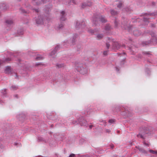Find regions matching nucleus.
<instances>
[{"instance_id": "nucleus-4", "label": "nucleus", "mask_w": 157, "mask_h": 157, "mask_svg": "<svg viewBox=\"0 0 157 157\" xmlns=\"http://www.w3.org/2000/svg\"><path fill=\"white\" fill-rule=\"evenodd\" d=\"M121 27L125 29H127L128 32H130L132 26L128 25V20L123 17L121 22Z\"/></svg>"}, {"instance_id": "nucleus-48", "label": "nucleus", "mask_w": 157, "mask_h": 157, "mask_svg": "<svg viewBox=\"0 0 157 157\" xmlns=\"http://www.w3.org/2000/svg\"><path fill=\"white\" fill-rule=\"evenodd\" d=\"M75 155L74 154H71L70 155L69 157H74Z\"/></svg>"}, {"instance_id": "nucleus-52", "label": "nucleus", "mask_w": 157, "mask_h": 157, "mask_svg": "<svg viewBox=\"0 0 157 157\" xmlns=\"http://www.w3.org/2000/svg\"><path fill=\"white\" fill-rule=\"evenodd\" d=\"M110 148L112 149H113L114 147V145L113 144H111L110 145Z\"/></svg>"}, {"instance_id": "nucleus-9", "label": "nucleus", "mask_w": 157, "mask_h": 157, "mask_svg": "<svg viewBox=\"0 0 157 157\" xmlns=\"http://www.w3.org/2000/svg\"><path fill=\"white\" fill-rule=\"evenodd\" d=\"M120 45L119 44L118 42H114L113 44L112 48L114 50H118L120 48Z\"/></svg>"}, {"instance_id": "nucleus-25", "label": "nucleus", "mask_w": 157, "mask_h": 157, "mask_svg": "<svg viewBox=\"0 0 157 157\" xmlns=\"http://www.w3.org/2000/svg\"><path fill=\"white\" fill-rule=\"evenodd\" d=\"M88 31L90 33H91L92 34H93L95 32H97V31L95 29L94 30L91 29L89 30Z\"/></svg>"}, {"instance_id": "nucleus-62", "label": "nucleus", "mask_w": 157, "mask_h": 157, "mask_svg": "<svg viewBox=\"0 0 157 157\" xmlns=\"http://www.w3.org/2000/svg\"><path fill=\"white\" fill-rule=\"evenodd\" d=\"M93 127V126L92 125H90L89 126V128H90L91 129Z\"/></svg>"}, {"instance_id": "nucleus-54", "label": "nucleus", "mask_w": 157, "mask_h": 157, "mask_svg": "<svg viewBox=\"0 0 157 157\" xmlns=\"http://www.w3.org/2000/svg\"><path fill=\"white\" fill-rule=\"evenodd\" d=\"M43 64L41 63H38L36 64V65L38 66L40 65H43Z\"/></svg>"}, {"instance_id": "nucleus-32", "label": "nucleus", "mask_w": 157, "mask_h": 157, "mask_svg": "<svg viewBox=\"0 0 157 157\" xmlns=\"http://www.w3.org/2000/svg\"><path fill=\"white\" fill-rule=\"evenodd\" d=\"M149 151L152 154H155L157 155V151H156L153 150H149Z\"/></svg>"}, {"instance_id": "nucleus-38", "label": "nucleus", "mask_w": 157, "mask_h": 157, "mask_svg": "<svg viewBox=\"0 0 157 157\" xmlns=\"http://www.w3.org/2000/svg\"><path fill=\"white\" fill-rule=\"evenodd\" d=\"M149 34L152 37L155 36V33L152 31L150 32Z\"/></svg>"}, {"instance_id": "nucleus-28", "label": "nucleus", "mask_w": 157, "mask_h": 157, "mask_svg": "<svg viewBox=\"0 0 157 157\" xmlns=\"http://www.w3.org/2000/svg\"><path fill=\"white\" fill-rule=\"evenodd\" d=\"M10 89L11 90H15L18 89V87L16 86L12 85Z\"/></svg>"}, {"instance_id": "nucleus-1", "label": "nucleus", "mask_w": 157, "mask_h": 157, "mask_svg": "<svg viewBox=\"0 0 157 157\" xmlns=\"http://www.w3.org/2000/svg\"><path fill=\"white\" fill-rule=\"evenodd\" d=\"M151 134V133L149 131L148 128L144 127L140 128V132L139 134L137 135V136L138 138H140L144 140L146 137Z\"/></svg>"}, {"instance_id": "nucleus-33", "label": "nucleus", "mask_w": 157, "mask_h": 157, "mask_svg": "<svg viewBox=\"0 0 157 157\" xmlns=\"http://www.w3.org/2000/svg\"><path fill=\"white\" fill-rule=\"evenodd\" d=\"M17 33L19 35H21L23 34V31L22 30H20L18 31Z\"/></svg>"}, {"instance_id": "nucleus-64", "label": "nucleus", "mask_w": 157, "mask_h": 157, "mask_svg": "<svg viewBox=\"0 0 157 157\" xmlns=\"http://www.w3.org/2000/svg\"><path fill=\"white\" fill-rule=\"evenodd\" d=\"M21 116H22V115L20 114V115L19 116H18V118H20V117H21Z\"/></svg>"}, {"instance_id": "nucleus-6", "label": "nucleus", "mask_w": 157, "mask_h": 157, "mask_svg": "<svg viewBox=\"0 0 157 157\" xmlns=\"http://www.w3.org/2000/svg\"><path fill=\"white\" fill-rule=\"evenodd\" d=\"M85 22L83 21L81 23L78 21H77L75 22V28L77 30L80 29L81 27L82 28H84L85 26Z\"/></svg>"}, {"instance_id": "nucleus-35", "label": "nucleus", "mask_w": 157, "mask_h": 157, "mask_svg": "<svg viewBox=\"0 0 157 157\" xmlns=\"http://www.w3.org/2000/svg\"><path fill=\"white\" fill-rule=\"evenodd\" d=\"M0 128L3 130H6V128L4 125H1L0 126Z\"/></svg>"}, {"instance_id": "nucleus-16", "label": "nucleus", "mask_w": 157, "mask_h": 157, "mask_svg": "<svg viewBox=\"0 0 157 157\" xmlns=\"http://www.w3.org/2000/svg\"><path fill=\"white\" fill-rule=\"evenodd\" d=\"M112 29V28L111 25L109 24H107L105 26V30L107 31H109L111 30Z\"/></svg>"}, {"instance_id": "nucleus-30", "label": "nucleus", "mask_w": 157, "mask_h": 157, "mask_svg": "<svg viewBox=\"0 0 157 157\" xmlns=\"http://www.w3.org/2000/svg\"><path fill=\"white\" fill-rule=\"evenodd\" d=\"M20 10L21 11V12L22 13H29V12L25 11L24 9H23L22 8H21L20 9Z\"/></svg>"}, {"instance_id": "nucleus-46", "label": "nucleus", "mask_w": 157, "mask_h": 157, "mask_svg": "<svg viewBox=\"0 0 157 157\" xmlns=\"http://www.w3.org/2000/svg\"><path fill=\"white\" fill-rule=\"evenodd\" d=\"M107 52H108V51H104L103 52V55L105 56H106L107 55Z\"/></svg>"}, {"instance_id": "nucleus-53", "label": "nucleus", "mask_w": 157, "mask_h": 157, "mask_svg": "<svg viewBox=\"0 0 157 157\" xmlns=\"http://www.w3.org/2000/svg\"><path fill=\"white\" fill-rule=\"evenodd\" d=\"M137 57L141 58L142 57V56L140 54H139L137 55Z\"/></svg>"}, {"instance_id": "nucleus-61", "label": "nucleus", "mask_w": 157, "mask_h": 157, "mask_svg": "<svg viewBox=\"0 0 157 157\" xmlns=\"http://www.w3.org/2000/svg\"><path fill=\"white\" fill-rule=\"evenodd\" d=\"M116 70L117 71H119V69L117 67H116Z\"/></svg>"}, {"instance_id": "nucleus-2", "label": "nucleus", "mask_w": 157, "mask_h": 157, "mask_svg": "<svg viewBox=\"0 0 157 157\" xmlns=\"http://www.w3.org/2000/svg\"><path fill=\"white\" fill-rule=\"evenodd\" d=\"M100 21L102 23H105L107 21V20L104 17L100 15H97L94 17L93 19L94 25L95 26L99 25Z\"/></svg>"}, {"instance_id": "nucleus-43", "label": "nucleus", "mask_w": 157, "mask_h": 157, "mask_svg": "<svg viewBox=\"0 0 157 157\" xmlns=\"http://www.w3.org/2000/svg\"><path fill=\"white\" fill-rule=\"evenodd\" d=\"M122 3L121 2H120L117 5V7L119 8H121L122 7Z\"/></svg>"}, {"instance_id": "nucleus-47", "label": "nucleus", "mask_w": 157, "mask_h": 157, "mask_svg": "<svg viewBox=\"0 0 157 157\" xmlns=\"http://www.w3.org/2000/svg\"><path fill=\"white\" fill-rule=\"evenodd\" d=\"M106 46L107 48L108 49L110 47V44L108 43H106Z\"/></svg>"}, {"instance_id": "nucleus-60", "label": "nucleus", "mask_w": 157, "mask_h": 157, "mask_svg": "<svg viewBox=\"0 0 157 157\" xmlns=\"http://www.w3.org/2000/svg\"><path fill=\"white\" fill-rule=\"evenodd\" d=\"M155 27V25L153 24H152L151 25V27Z\"/></svg>"}, {"instance_id": "nucleus-36", "label": "nucleus", "mask_w": 157, "mask_h": 157, "mask_svg": "<svg viewBox=\"0 0 157 157\" xmlns=\"http://www.w3.org/2000/svg\"><path fill=\"white\" fill-rule=\"evenodd\" d=\"M56 51L55 49H54L50 54V56H52L53 55H54L56 53Z\"/></svg>"}, {"instance_id": "nucleus-42", "label": "nucleus", "mask_w": 157, "mask_h": 157, "mask_svg": "<svg viewBox=\"0 0 157 157\" xmlns=\"http://www.w3.org/2000/svg\"><path fill=\"white\" fill-rule=\"evenodd\" d=\"M115 122V120L113 119H110L109 121V122L110 123H113Z\"/></svg>"}, {"instance_id": "nucleus-49", "label": "nucleus", "mask_w": 157, "mask_h": 157, "mask_svg": "<svg viewBox=\"0 0 157 157\" xmlns=\"http://www.w3.org/2000/svg\"><path fill=\"white\" fill-rule=\"evenodd\" d=\"M125 10L127 12H129L131 10L130 9H129L128 8H125Z\"/></svg>"}, {"instance_id": "nucleus-12", "label": "nucleus", "mask_w": 157, "mask_h": 157, "mask_svg": "<svg viewBox=\"0 0 157 157\" xmlns=\"http://www.w3.org/2000/svg\"><path fill=\"white\" fill-rule=\"evenodd\" d=\"M65 20V12L62 11L60 13V20L62 21H64Z\"/></svg>"}, {"instance_id": "nucleus-7", "label": "nucleus", "mask_w": 157, "mask_h": 157, "mask_svg": "<svg viewBox=\"0 0 157 157\" xmlns=\"http://www.w3.org/2000/svg\"><path fill=\"white\" fill-rule=\"evenodd\" d=\"M35 21L36 24L38 25H41L43 23V17L40 15L39 16L37 17H36Z\"/></svg>"}, {"instance_id": "nucleus-23", "label": "nucleus", "mask_w": 157, "mask_h": 157, "mask_svg": "<svg viewBox=\"0 0 157 157\" xmlns=\"http://www.w3.org/2000/svg\"><path fill=\"white\" fill-rule=\"evenodd\" d=\"M142 54L144 55H146L148 57H150L151 55V54L149 52H142Z\"/></svg>"}, {"instance_id": "nucleus-17", "label": "nucleus", "mask_w": 157, "mask_h": 157, "mask_svg": "<svg viewBox=\"0 0 157 157\" xmlns=\"http://www.w3.org/2000/svg\"><path fill=\"white\" fill-rule=\"evenodd\" d=\"M41 2L40 1H38L36 2V4L37 5H39L41 4H44L47 2H48L49 0H41Z\"/></svg>"}, {"instance_id": "nucleus-11", "label": "nucleus", "mask_w": 157, "mask_h": 157, "mask_svg": "<svg viewBox=\"0 0 157 157\" xmlns=\"http://www.w3.org/2000/svg\"><path fill=\"white\" fill-rule=\"evenodd\" d=\"M92 4V3L91 2H84L82 4V8H84L87 6H91Z\"/></svg>"}, {"instance_id": "nucleus-39", "label": "nucleus", "mask_w": 157, "mask_h": 157, "mask_svg": "<svg viewBox=\"0 0 157 157\" xmlns=\"http://www.w3.org/2000/svg\"><path fill=\"white\" fill-rule=\"evenodd\" d=\"M100 122H102L103 123V124L104 125V126L106 125V122L105 120H100Z\"/></svg>"}, {"instance_id": "nucleus-22", "label": "nucleus", "mask_w": 157, "mask_h": 157, "mask_svg": "<svg viewBox=\"0 0 157 157\" xmlns=\"http://www.w3.org/2000/svg\"><path fill=\"white\" fill-rule=\"evenodd\" d=\"M104 35L102 34H98L97 35V38L98 40H100L102 38Z\"/></svg>"}, {"instance_id": "nucleus-56", "label": "nucleus", "mask_w": 157, "mask_h": 157, "mask_svg": "<svg viewBox=\"0 0 157 157\" xmlns=\"http://www.w3.org/2000/svg\"><path fill=\"white\" fill-rule=\"evenodd\" d=\"M125 54L124 52H123V53H117V54L118 55V56H121V54L125 55Z\"/></svg>"}, {"instance_id": "nucleus-15", "label": "nucleus", "mask_w": 157, "mask_h": 157, "mask_svg": "<svg viewBox=\"0 0 157 157\" xmlns=\"http://www.w3.org/2000/svg\"><path fill=\"white\" fill-rule=\"evenodd\" d=\"M5 72L6 74H9L11 72V67L10 66H7L6 67L5 70Z\"/></svg>"}, {"instance_id": "nucleus-58", "label": "nucleus", "mask_w": 157, "mask_h": 157, "mask_svg": "<svg viewBox=\"0 0 157 157\" xmlns=\"http://www.w3.org/2000/svg\"><path fill=\"white\" fill-rule=\"evenodd\" d=\"M106 132L109 133L110 132V130L108 129H106L105 130Z\"/></svg>"}, {"instance_id": "nucleus-14", "label": "nucleus", "mask_w": 157, "mask_h": 157, "mask_svg": "<svg viewBox=\"0 0 157 157\" xmlns=\"http://www.w3.org/2000/svg\"><path fill=\"white\" fill-rule=\"evenodd\" d=\"M156 39V38H153L152 39H151L150 40L148 41H145L143 42V44L145 45L151 44L153 42L154 40H155Z\"/></svg>"}, {"instance_id": "nucleus-24", "label": "nucleus", "mask_w": 157, "mask_h": 157, "mask_svg": "<svg viewBox=\"0 0 157 157\" xmlns=\"http://www.w3.org/2000/svg\"><path fill=\"white\" fill-rule=\"evenodd\" d=\"M139 151L144 154H147V151L145 150L144 148L141 147L139 149Z\"/></svg>"}, {"instance_id": "nucleus-37", "label": "nucleus", "mask_w": 157, "mask_h": 157, "mask_svg": "<svg viewBox=\"0 0 157 157\" xmlns=\"http://www.w3.org/2000/svg\"><path fill=\"white\" fill-rule=\"evenodd\" d=\"M143 144L144 145L147 146V147H149V144L148 143H147L145 140H144L143 142Z\"/></svg>"}, {"instance_id": "nucleus-55", "label": "nucleus", "mask_w": 157, "mask_h": 157, "mask_svg": "<svg viewBox=\"0 0 157 157\" xmlns=\"http://www.w3.org/2000/svg\"><path fill=\"white\" fill-rule=\"evenodd\" d=\"M77 121H74L72 122V123L73 124H75L77 123Z\"/></svg>"}, {"instance_id": "nucleus-19", "label": "nucleus", "mask_w": 157, "mask_h": 157, "mask_svg": "<svg viewBox=\"0 0 157 157\" xmlns=\"http://www.w3.org/2000/svg\"><path fill=\"white\" fill-rule=\"evenodd\" d=\"M119 20L117 19L116 18L114 20V27L115 28H117L118 27V24H119Z\"/></svg>"}, {"instance_id": "nucleus-41", "label": "nucleus", "mask_w": 157, "mask_h": 157, "mask_svg": "<svg viewBox=\"0 0 157 157\" xmlns=\"http://www.w3.org/2000/svg\"><path fill=\"white\" fill-rule=\"evenodd\" d=\"M59 48V45H57L55 48L54 49L56 52Z\"/></svg>"}, {"instance_id": "nucleus-59", "label": "nucleus", "mask_w": 157, "mask_h": 157, "mask_svg": "<svg viewBox=\"0 0 157 157\" xmlns=\"http://www.w3.org/2000/svg\"><path fill=\"white\" fill-rule=\"evenodd\" d=\"M146 71H148V72H147L148 74L149 73V72H150V71L148 69H146Z\"/></svg>"}, {"instance_id": "nucleus-51", "label": "nucleus", "mask_w": 157, "mask_h": 157, "mask_svg": "<svg viewBox=\"0 0 157 157\" xmlns=\"http://www.w3.org/2000/svg\"><path fill=\"white\" fill-rule=\"evenodd\" d=\"M154 14V13H151L150 14H148L147 13H145V14L146 15H153Z\"/></svg>"}, {"instance_id": "nucleus-26", "label": "nucleus", "mask_w": 157, "mask_h": 157, "mask_svg": "<svg viewBox=\"0 0 157 157\" xmlns=\"http://www.w3.org/2000/svg\"><path fill=\"white\" fill-rule=\"evenodd\" d=\"M1 93L3 95H5L7 93L6 89H3L2 90Z\"/></svg>"}, {"instance_id": "nucleus-5", "label": "nucleus", "mask_w": 157, "mask_h": 157, "mask_svg": "<svg viewBox=\"0 0 157 157\" xmlns=\"http://www.w3.org/2000/svg\"><path fill=\"white\" fill-rule=\"evenodd\" d=\"M78 122L82 126L87 127L88 123L87 121L84 119L83 117L81 116L78 119Z\"/></svg>"}, {"instance_id": "nucleus-13", "label": "nucleus", "mask_w": 157, "mask_h": 157, "mask_svg": "<svg viewBox=\"0 0 157 157\" xmlns=\"http://www.w3.org/2000/svg\"><path fill=\"white\" fill-rule=\"evenodd\" d=\"M5 22L6 25L8 26L12 25L13 24V21L12 20H6Z\"/></svg>"}, {"instance_id": "nucleus-29", "label": "nucleus", "mask_w": 157, "mask_h": 157, "mask_svg": "<svg viewBox=\"0 0 157 157\" xmlns=\"http://www.w3.org/2000/svg\"><path fill=\"white\" fill-rule=\"evenodd\" d=\"M38 140L39 141L46 142V141L41 137H38Z\"/></svg>"}, {"instance_id": "nucleus-50", "label": "nucleus", "mask_w": 157, "mask_h": 157, "mask_svg": "<svg viewBox=\"0 0 157 157\" xmlns=\"http://www.w3.org/2000/svg\"><path fill=\"white\" fill-rule=\"evenodd\" d=\"M17 145H19V146H20V143H14V145L15 146H17Z\"/></svg>"}, {"instance_id": "nucleus-63", "label": "nucleus", "mask_w": 157, "mask_h": 157, "mask_svg": "<svg viewBox=\"0 0 157 157\" xmlns=\"http://www.w3.org/2000/svg\"><path fill=\"white\" fill-rule=\"evenodd\" d=\"M136 148H137L138 149V150H139V149H140V148H141V147H136Z\"/></svg>"}, {"instance_id": "nucleus-44", "label": "nucleus", "mask_w": 157, "mask_h": 157, "mask_svg": "<svg viewBox=\"0 0 157 157\" xmlns=\"http://www.w3.org/2000/svg\"><path fill=\"white\" fill-rule=\"evenodd\" d=\"M70 3H73L74 4H75L76 2L75 0H70Z\"/></svg>"}, {"instance_id": "nucleus-20", "label": "nucleus", "mask_w": 157, "mask_h": 157, "mask_svg": "<svg viewBox=\"0 0 157 157\" xmlns=\"http://www.w3.org/2000/svg\"><path fill=\"white\" fill-rule=\"evenodd\" d=\"M11 60V59L10 58H6L3 61H2L0 60V64H2L3 62H8Z\"/></svg>"}, {"instance_id": "nucleus-10", "label": "nucleus", "mask_w": 157, "mask_h": 157, "mask_svg": "<svg viewBox=\"0 0 157 157\" xmlns=\"http://www.w3.org/2000/svg\"><path fill=\"white\" fill-rule=\"evenodd\" d=\"M123 109L121 107L117 105L113 108V110L114 112H118L120 111L123 110Z\"/></svg>"}, {"instance_id": "nucleus-57", "label": "nucleus", "mask_w": 157, "mask_h": 157, "mask_svg": "<svg viewBox=\"0 0 157 157\" xmlns=\"http://www.w3.org/2000/svg\"><path fill=\"white\" fill-rule=\"evenodd\" d=\"M0 147L1 149H3V148H4V146L3 145L1 144V145H0Z\"/></svg>"}, {"instance_id": "nucleus-31", "label": "nucleus", "mask_w": 157, "mask_h": 157, "mask_svg": "<svg viewBox=\"0 0 157 157\" xmlns=\"http://www.w3.org/2000/svg\"><path fill=\"white\" fill-rule=\"evenodd\" d=\"M56 66L58 68H61L64 67V65L63 64H57Z\"/></svg>"}, {"instance_id": "nucleus-21", "label": "nucleus", "mask_w": 157, "mask_h": 157, "mask_svg": "<svg viewBox=\"0 0 157 157\" xmlns=\"http://www.w3.org/2000/svg\"><path fill=\"white\" fill-rule=\"evenodd\" d=\"M63 27V25L62 23H61L59 25L57 28V29L58 30H60V29H62Z\"/></svg>"}, {"instance_id": "nucleus-40", "label": "nucleus", "mask_w": 157, "mask_h": 157, "mask_svg": "<svg viewBox=\"0 0 157 157\" xmlns=\"http://www.w3.org/2000/svg\"><path fill=\"white\" fill-rule=\"evenodd\" d=\"M149 18H147V17H144V21H145V22H149L148 20H149Z\"/></svg>"}, {"instance_id": "nucleus-27", "label": "nucleus", "mask_w": 157, "mask_h": 157, "mask_svg": "<svg viewBox=\"0 0 157 157\" xmlns=\"http://www.w3.org/2000/svg\"><path fill=\"white\" fill-rule=\"evenodd\" d=\"M44 59L43 57L40 56H37L36 57V60H42Z\"/></svg>"}, {"instance_id": "nucleus-18", "label": "nucleus", "mask_w": 157, "mask_h": 157, "mask_svg": "<svg viewBox=\"0 0 157 157\" xmlns=\"http://www.w3.org/2000/svg\"><path fill=\"white\" fill-rule=\"evenodd\" d=\"M110 13L112 15H115L118 14V12L115 11L111 9L110 10Z\"/></svg>"}, {"instance_id": "nucleus-34", "label": "nucleus", "mask_w": 157, "mask_h": 157, "mask_svg": "<svg viewBox=\"0 0 157 157\" xmlns=\"http://www.w3.org/2000/svg\"><path fill=\"white\" fill-rule=\"evenodd\" d=\"M78 36V35L77 34H75L73 37V38L72 40V44H73L74 42L75 41V38L77 37Z\"/></svg>"}, {"instance_id": "nucleus-3", "label": "nucleus", "mask_w": 157, "mask_h": 157, "mask_svg": "<svg viewBox=\"0 0 157 157\" xmlns=\"http://www.w3.org/2000/svg\"><path fill=\"white\" fill-rule=\"evenodd\" d=\"M76 69L82 74L84 75L87 73V69L85 64L82 63L77 64L76 65Z\"/></svg>"}, {"instance_id": "nucleus-45", "label": "nucleus", "mask_w": 157, "mask_h": 157, "mask_svg": "<svg viewBox=\"0 0 157 157\" xmlns=\"http://www.w3.org/2000/svg\"><path fill=\"white\" fill-rule=\"evenodd\" d=\"M32 10H34L37 13H38L39 11V9H33Z\"/></svg>"}, {"instance_id": "nucleus-8", "label": "nucleus", "mask_w": 157, "mask_h": 157, "mask_svg": "<svg viewBox=\"0 0 157 157\" xmlns=\"http://www.w3.org/2000/svg\"><path fill=\"white\" fill-rule=\"evenodd\" d=\"M132 31L133 35L136 36H138L140 35L141 32L136 28L133 27L132 26L131 28V32Z\"/></svg>"}]
</instances>
